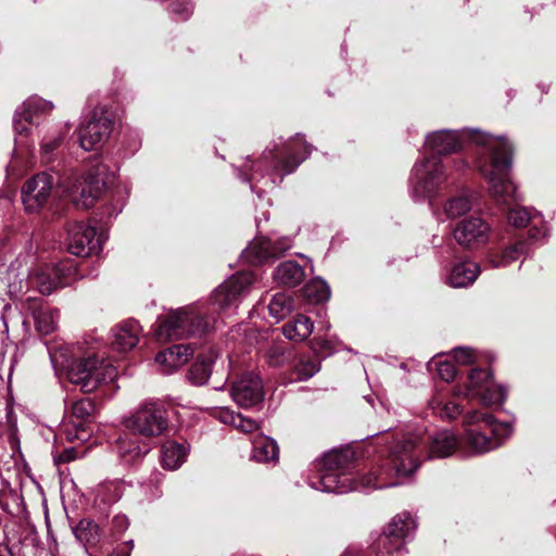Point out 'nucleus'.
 I'll list each match as a JSON object with an SVG mask.
<instances>
[{
    "instance_id": "nucleus-7",
    "label": "nucleus",
    "mask_w": 556,
    "mask_h": 556,
    "mask_svg": "<svg viewBox=\"0 0 556 556\" xmlns=\"http://www.w3.org/2000/svg\"><path fill=\"white\" fill-rule=\"evenodd\" d=\"M115 369L96 356L81 358L70 367L67 377L85 393L93 392L108 378L113 379Z\"/></svg>"
},
{
    "instance_id": "nucleus-42",
    "label": "nucleus",
    "mask_w": 556,
    "mask_h": 556,
    "mask_svg": "<svg viewBox=\"0 0 556 556\" xmlns=\"http://www.w3.org/2000/svg\"><path fill=\"white\" fill-rule=\"evenodd\" d=\"M98 497H101V501L110 504L119 500L121 497V488L116 482H108L99 485L97 490Z\"/></svg>"
},
{
    "instance_id": "nucleus-36",
    "label": "nucleus",
    "mask_w": 556,
    "mask_h": 556,
    "mask_svg": "<svg viewBox=\"0 0 556 556\" xmlns=\"http://www.w3.org/2000/svg\"><path fill=\"white\" fill-rule=\"evenodd\" d=\"M429 406L435 415L444 420H453L462 413L460 407L456 403L452 401L444 402L440 396L431 399Z\"/></svg>"
},
{
    "instance_id": "nucleus-9",
    "label": "nucleus",
    "mask_w": 556,
    "mask_h": 556,
    "mask_svg": "<svg viewBox=\"0 0 556 556\" xmlns=\"http://www.w3.org/2000/svg\"><path fill=\"white\" fill-rule=\"evenodd\" d=\"M468 399H479L483 405L501 404L506 399L505 390L495 386L490 371L475 368L468 374V381L464 391H459Z\"/></svg>"
},
{
    "instance_id": "nucleus-40",
    "label": "nucleus",
    "mask_w": 556,
    "mask_h": 556,
    "mask_svg": "<svg viewBox=\"0 0 556 556\" xmlns=\"http://www.w3.org/2000/svg\"><path fill=\"white\" fill-rule=\"evenodd\" d=\"M320 369L319 363L309 357L300 358L293 369L294 379L307 380Z\"/></svg>"
},
{
    "instance_id": "nucleus-38",
    "label": "nucleus",
    "mask_w": 556,
    "mask_h": 556,
    "mask_svg": "<svg viewBox=\"0 0 556 556\" xmlns=\"http://www.w3.org/2000/svg\"><path fill=\"white\" fill-rule=\"evenodd\" d=\"M350 456L348 452L330 451L321 457L319 465L321 470L339 471L349 463Z\"/></svg>"
},
{
    "instance_id": "nucleus-48",
    "label": "nucleus",
    "mask_w": 556,
    "mask_h": 556,
    "mask_svg": "<svg viewBox=\"0 0 556 556\" xmlns=\"http://www.w3.org/2000/svg\"><path fill=\"white\" fill-rule=\"evenodd\" d=\"M292 247V240L288 237L277 239L273 241V251L275 252V257L283 254Z\"/></svg>"
},
{
    "instance_id": "nucleus-2",
    "label": "nucleus",
    "mask_w": 556,
    "mask_h": 556,
    "mask_svg": "<svg viewBox=\"0 0 556 556\" xmlns=\"http://www.w3.org/2000/svg\"><path fill=\"white\" fill-rule=\"evenodd\" d=\"M457 445L454 433L443 430L433 435L419 434L403 435L389 451L388 465L391 472L408 476L419 466L422 457H447L452 455Z\"/></svg>"
},
{
    "instance_id": "nucleus-31",
    "label": "nucleus",
    "mask_w": 556,
    "mask_h": 556,
    "mask_svg": "<svg viewBox=\"0 0 556 556\" xmlns=\"http://www.w3.org/2000/svg\"><path fill=\"white\" fill-rule=\"evenodd\" d=\"M295 141L300 142L303 147V155H298L294 152V143L289 142L283 151L286 155V160L280 161V167L286 174L292 173L300 163L311 153V147L302 140L301 136L298 134L295 136Z\"/></svg>"
},
{
    "instance_id": "nucleus-14",
    "label": "nucleus",
    "mask_w": 556,
    "mask_h": 556,
    "mask_svg": "<svg viewBox=\"0 0 556 556\" xmlns=\"http://www.w3.org/2000/svg\"><path fill=\"white\" fill-rule=\"evenodd\" d=\"M416 529V522L408 513L396 515L386 527L380 541L386 553H400Z\"/></svg>"
},
{
    "instance_id": "nucleus-23",
    "label": "nucleus",
    "mask_w": 556,
    "mask_h": 556,
    "mask_svg": "<svg viewBox=\"0 0 556 556\" xmlns=\"http://www.w3.org/2000/svg\"><path fill=\"white\" fill-rule=\"evenodd\" d=\"M305 277L304 267L295 261L281 262L274 274V279L278 285L289 288L299 286Z\"/></svg>"
},
{
    "instance_id": "nucleus-47",
    "label": "nucleus",
    "mask_w": 556,
    "mask_h": 556,
    "mask_svg": "<svg viewBox=\"0 0 556 556\" xmlns=\"http://www.w3.org/2000/svg\"><path fill=\"white\" fill-rule=\"evenodd\" d=\"M61 139L54 138L48 141H43L41 144V153L47 162L51 161L53 151L60 146Z\"/></svg>"
},
{
    "instance_id": "nucleus-22",
    "label": "nucleus",
    "mask_w": 556,
    "mask_h": 556,
    "mask_svg": "<svg viewBox=\"0 0 556 556\" xmlns=\"http://www.w3.org/2000/svg\"><path fill=\"white\" fill-rule=\"evenodd\" d=\"M217 357L218 354L214 349L200 354L188 371L189 381L195 386L206 383L212 372V366Z\"/></svg>"
},
{
    "instance_id": "nucleus-24",
    "label": "nucleus",
    "mask_w": 556,
    "mask_h": 556,
    "mask_svg": "<svg viewBox=\"0 0 556 556\" xmlns=\"http://www.w3.org/2000/svg\"><path fill=\"white\" fill-rule=\"evenodd\" d=\"M480 267L477 263L465 261L455 264L448 276L447 282L454 288H465L471 285L478 277Z\"/></svg>"
},
{
    "instance_id": "nucleus-34",
    "label": "nucleus",
    "mask_w": 556,
    "mask_h": 556,
    "mask_svg": "<svg viewBox=\"0 0 556 556\" xmlns=\"http://www.w3.org/2000/svg\"><path fill=\"white\" fill-rule=\"evenodd\" d=\"M303 293L311 303H321L329 300L330 288L321 278H314L305 285Z\"/></svg>"
},
{
    "instance_id": "nucleus-17",
    "label": "nucleus",
    "mask_w": 556,
    "mask_h": 556,
    "mask_svg": "<svg viewBox=\"0 0 556 556\" xmlns=\"http://www.w3.org/2000/svg\"><path fill=\"white\" fill-rule=\"evenodd\" d=\"M490 226L480 217H469L457 224L453 235L457 243L464 248H472L486 242Z\"/></svg>"
},
{
    "instance_id": "nucleus-15",
    "label": "nucleus",
    "mask_w": 556,
    "mask_h": 556,
    "mask_svg": "<svg viewBox=\"0 0 556 556\" xmlns=\"http://www.w3.org/2000/svg\"><path fill=\"white\" fill-rule=\"evenodd\" d=\"M55 178L49 173H39L28 179L22 188V201L26 211L35 212L49 200Z\"/></svg>"
},
{
    "instance_id": "nucleus-29",
    "label": "nucleus",
    "mask_w": 556,
    "mask_h": 556,
    "mask_svg": "<svg viewBox=\"0 0 556 556\" xmlns=\"http://www.w3.org/2000/svg\"><path fill=\"white\" fill-rule=\"evenodd\" d=\"M529 253V243L527 241H518L517 243L505 249L502 254L492 255L489 264L493 268L506 267L517 261L521 255Z\"/></svg>"
},
{
    "instance_id": "nucleus-1",
    "label": "nucleus",
    "mask_w": 556,
    "mask_h": 556,
    "mask_svg": "<svg viewBox=\"0 0 556 556\" xmlns=\"http://www.w3.org/2000/svg\"><path fill=\"white\" fill-rule=\"evenodd\" d=\"M465 140L476 141L490 151L489 160L480 165V172L488 180L489 192L497 204L511 206L522 198L510 180L513 147L504 137L481 134L476 129L462 131L438 130L428 135L426 144L435 154H450L458 151Z\"/></svg>"
},
{
    "instance_id": "nucleus-26",
    "label": "nucleus",
    "mask_w": 556,
    "mask_h": 556,
    "mask_svg": "<svg viewBox=\"0 0 556 556\" xmlns=\"http://www.w3.org/2000/svg\"><path fill=\"white\" fill-rule=\"evenodd\" d=\"M161 452L162 466L165 469L176 470L185 463L189 448L182 443L168 441L163 444Z\"/></svg>"
},
{
    "instance_id": "nucleus-41",
    "label": "nucleus",
    "mask_w": 556,
    "mask_h": 556,
    "mask_svg": "<svg viewBox=\"0 0 556 556\" xmlns=\"http://www.w3.org/2000/svg\"><path fill=\"white\" fill-rule=\"evenodd\" d=\"M116 445L119 456L126 462L135 460L142 455L140 446L126 438L117 439Z\"/></svg>"
},
{
    "instance_id": "nucleus-44",
    "label": "nucleus",
    "mask_w": 556,
    "mask_h": 556,
    "mask_svg": "<svg viewBox=\"0 0 556 556\" xmlns=\"http://www.w3.org/2000/svg\"><path fill=\"white\" fill-rule=\"evenodd\" d=\"M435 367L439 377L446 382L452 381L456 376V367L450 361H438Z\"/></svg>"
},
{
    "instance_id": "nucleus-4",
    "label": "nucleus",
    "mask_w": 556,
    "mask_h": 556,
    "mask_svg": "<svg viewBox=\"0 0 556 556\" xmlns=\"http://www.w3.org/2000/svg\"><path fill=\"white\" fill-rule=\"evenodd\" d=\"M392 472L387 462L379 471L363 476L357 481L350 472L323 470L318 480L312 481L311 485L321 492L343 494L351 491H368L370 489H386L397 485L396 481L390 480Z\"/></svg>"
},
{
    "instance_id": "nucleus-51",
    "label": "nucleus",
    "mask_w": 556,
    "mask_h": 556,
    "mask_svg": "<svg viewBox=\"0 0 556 556\" xmlns=\"http://www.w3.org/2000/svg\"><path fill=\"white\" fill-rule=\"evenodd\" d=\"M73 451H66L63 456H61V459L64 462H67L72 458Z\"/></svg>"
},
{
    "instance_id": "nucleus-11",
    "label": "nucleus",
    "mask_w": 556,
    "mask_h": 556,
    "mask_svg": "<svg viewBox=\"0 0 556 556\" xmlns=\"http://www.w3.org/2000/svg\"><path fill=\"white\" fill-rule=\"evenodd\" d=\"M254 277L250 271L238 273L219 285L212 293L211 302L216 311L236 307L249 292Z\"/></svg>"
},
{
    "instance_id": "nucleus-13",
    "label": "nucleus",
    "mask_w": 556,
    "mask_h": 556,
    "mask_svg": "<svg viewBox=\"0 0 556 556\" xmlns=\"http://www.w3.org/2000/svg\"><path fill=\"white\" fill-rule=\"evenodd\" d=\"M264 386L261 377L252 371L244 372L236 378L230 388L233 402L242 407L250 408L264 400Z\"/></svg>"
},
{
    "instance_id": "nucleus-6",
    "label": "nucleus",
    "mask_w": 556,
    "mask_h": 556,
    "mask_svg": "<svg viewBox=\"0 0 556 556\" xmlns=\"http://www.w3.org/2000/svg\"><path fill=\"white\" fill-rule=\"evenodd\" d=\"M123 425L135 434L146 438L159 437L168 427L165 406L159 400H146L123 419Z\"/></svg>"
},
{
    "instance_id": "nucleus-18",
    "label": "nucleus",
    "mask_w": 556,
    "mask_h": 556,
    "mask_svg": "<svg viewBox=\"0 0 556 556\" xmlns=\"http://www.w3.org/2000/svg\"><path fill=\"white\" fill-rule=\"evenodd\" d=\"M74 273L75 268L72 263L62 262L56 266L40 270L34 279L42 294H50L53 290L67 286Z\"/></svg>"
},
{
    "instance_id": "nucleus-16",
    "label": "nucleus",
    "mask_w": 556,
    "mask_h": 556,
    "mask_svg": "<svg viewBox=\"0 0 556 556\" xmlns=\"http://www.w3.org/2000/svg\"><path fill=\"white\" fill-rule=\"evenodd\" d=\"M68 251L77 256L87 257L101 251V239L97 237L93 226L85 223H76L68 229Z\"/></svg>"
},
{
    "instance_id": "nucleus-37",
    "label": "nucleus",
    "mask_w": 556,
    "mask_h": 556,
    "mask_svg": "<svg viewBox=\"0 0 556 556\" xmlns=\"http://www.w3.org/2000/svg\"><path fill=\"white\" fill-rule=\"evenodd\" d=\"M472 208V200L468 194H460L450 199L444 205V212L448 218H457Z\"/></svg>"
},
{
    "instance_id": "nucleus-46",
    "label": "nucleus",
    "mask_w": 556,
    "mask_h": 556,
    "mask_svg": "<svg viewBox=\"0 0 556 556\" xmlns=\"http://www.w3.org/2000/svg\"><path fill=\"white\" fill-rule=\"evenodd\" d=\"M172 11L182 20H187L193 12V5L189 1H177L172 4Z\"/></svg>"
},
{
    "instance_id": "nucleus-50",
    "label": "nucleus",
    "mask_w": 556,
    "mask_h": 556,
    "mask_svg": "<svg viewBox=\"0 0 556 556\" xmlns=\"http://www.w3.org/2000/svg\"><path fill=\"white\" fill-rule=\"evenodd\" d=\"M548 229L546 225H542L540 228L533 227L530 229L529 237L533 241H538L542 238H545L547 236Z\"/></svg>"
},
{
    "instance_id": "nucleus-30",
    "label": "nucleus",
    "mask_w": 556,
    "mask_h": 556,
    "mask_svg": "<svg viewBox=\"0 0 556 556\" xmlns=\"http://www.w3.org/2000/svg\"><path fill=\"white\" fill-rule=\"evenodd\" d=\"M35 327L41 334H50L56 328L58 312L48 305H40L33 312Z\"/></svg>"
},
{
    "instance_id": "nucleus-43",
    "label": "nucleus",
    "mask_w": 556,
    "mask_h": 556,
    "mask_svg": "<svg viewBox=\"0 0 556 556\" xmlns=\"http://www.w3.org/2000/svg\"><path fill=\"white\" fill-rule=\"evenodd\" d=\"M507 218L511 226L521 228L528 225L531 214L526 207L515 206L509 208Z\"/></svg>"
},
{
    "instance_id": "nucleus-52",
    "label": "nucleus",
    "mask_w": 556,
    "mask_h": 556,
    "mask_svg": "<svg viewBox=\"0 0 556 556\" xmlns=\"http://www.w3.org/2000/svg\"><path fill=\"white\" fill-rule=\"evenodd\" d=\"M321 329H324L325 331H328V330L330 329V324H329V323H325V324L323 325V328H321Z\"/></svg>"
},
{
    "instance_id": "nucleus-27",
    "label": "nucleus",
    "mask_w": 556,
    "mask_h": 556,
    "mask_svg": "<svg viewBox=\"0 0 556 556\" xmlns=\"http://www.w3.org/2000/svg\"><path fill=\"white\" fill-rule=\"evenodd\" d=\"M282 330L287 339L295 342H302L312 334L314 324L309 317L299 314L291 321L287 323Z\"/></svg>"
},
{
    "instance_id": "nucleus-25",
    "label": "nucleus",
    "mask_w": 556,
    "mask_h": 556,
    "mask_svg": "<svg viewBox=\"0 0 556 556\" xmlns=\"http://www.w3.org/2000/svg\"><path fill=\"white\" fill-rule=\"evenodd\" d=\"M244 261L257 265L270 257H275L273 240L269 238H256L242 252Z\"/></svg>"
},
{
    "instance_id": "nucleus-21",
    "label": "nucleus",
    "mask_w": 556,
    "mask_h": 556,
    "mask_svg": "<svg viewBox=\"0 0 556 556\" xmlns=\"http://www.w3.org/2000/svg\"><path fill=\"white\" fill-rule=\"evenodd\" d=\"M139 332L140 327L137 321H124L112 330V345L121 352L129 351L137 345Z\"/></svg>"
},
{
    "instance_id": "nucleus-10",
    "label": "nucleus",
    "mask_w": 556,
    "mask_h": 556,
    "mask_svg": "<svg viewBox=\"0 0 556 556\" xmlns=\"http://www.w3.org/2000/svg\"><path fill=\"white\" fill-rule=\"evenodd\" d=\"M105 167L97 165L86 176L76 178L67 188L72 201L84 208H89L101 197L105 179L103 178Z\"/></svg>"
},
{
    "instance_id": "nucleus-8",
    "label": "nucleus",
    "mask_w": 556,
    "mask_h": 556,
    "mask_svg": "<svg viewBox=\"0 0 556 556\" xmlns=\"http://www.w3.org/2000/svg\"><path fill=\"white\" fill-rule=\"evenodd\" d=\"M446 175L441 160L437 155L424 159L415 164L410 177L413 197H430L445 181Z\"/></svg>"
},
{
    "instance_id": "nucleus-19",
    "label": "nucleus",
    "mask_w": 556,
    "mask_h": 556,
    "mask_svg": "<svg viewBox=\"0 0 556 556\" xmlns=\"http://www.w3.org/2000/svg\"><path fill=\"white\" fill-rule=\"evenodd\" d=\"M193 351L188 344H176L155 356V362L160 366V370L164 375H169L176 369L184 366Z\"/></svg>"
},
{
    "instance_id": "nucleus-3",
    "label": "nucleus",
    "mask_w": 556,
    "mask_h": 556,
    "mask_svg": "<svg viewBox=\"0 0 556 556\" xmlns=\"http://www.w3.org/2000/svg\"><path fill=\"white\" fill-rule=\"evenodd\" d=\"M215 318L198 305L170 311L159 318L155 337L161 342L188 337H202L214 325Z\"/></svg>"
},
{
    "instance_id": "nucleus-5",
    "label": "nucleus",
    "mask_w": 556,
    "mask_h": 556,
    "mask_svg": "<svg viewBox=\"0 0 556 556\" xmlns=\"http://www.w3.org/2000/svg\"><path fill=\"white\" fill-rule=\"evenodd\" d=\"M464 424L467 445L473 454H482L498 447L510 437L513 429L508 424L495 421L492 415L472 410L465 415Z\"/></svg>"
},
{
    "instance_id": "nucleus-39",
    "label": "nucleus",
    "mask_w": 556,
    "mask_h": 556,
    "mask_svg": "<svg viewBox=\"0 0 556 556\" xmlns=\"http://www.w3.org/2000/svg\"><path fill=\"white\" fill-rule=\"evenodd\" d=\"M74 534L83 543H93L99 538V527L92 520L83 519L75 527Z\"/></svg>"
},
{
    "instance_id": "nucleus-45",
    "label": "nucleus",
    "mask_w": 556,
    "mask_h": 556,
    "mask_svg": "<svg viewBox=\"0 0 556 556\" xmlns=\"http://www.w3.org/2000/svg\"><path fill=\"white\" fill-rule=\"evenodd\" d=\"M454 359L460 365H469L475 362L476 355L469 348H456L454 350Z\"/></svg>"
},
{
    "instance_id": "nucleus-20",
    "label": "nucleus",
    "mask_w": 556,
    "mask_h": 556,
    "mask_svg": "<svg viewBox=\"0 0 556 556\" xmlns=\"http://www.w3.org/2000/svg\"><path fill=\"white\" fill-rule=\"evenodd\" d=\"M52 109L53 104L43 99H28L26 102H24V110L17 111L14 116L13 125L15 132L18 135L20 138L26 136L31 124V115L36 113L49 112Z\"/></svg>"
},
{
    "instance_id": "nucleus-35",
    "label": "nucleus",
    "mask_w": 556,
    "mask_h": 556,
    "mask_svg": "<svg viewBox=\"0 0 556 556\" xmlns=\"http://www.w3.org/2000/svg\"><path fill=\"white\" fill-rule=\"evenodd\" d=\"M293 308V300L287 293L280 292L275 294L269 304L268 311L277 321L287 317Z\"/></svg>"
},
{
    "instance_id": "nucleus-32",
    "label": "nucleus",
    "mask_w": 556,
    "mask_h": 556,
    "mask_svg": "<svg viewBox=\"0 0 556 556\" xmlns=\"http://www.w3.org/2000/svg\"><path fill=\"white\" fill-rule=\"evenodd\" d=\"M94 404L90 399L84 397L72 403L68 417L75 427L91 420L94 413Z\"/></svg>"
},
{
    "instance_id": "nucleus-28",
    "label": "nucleus",
    "mask_w": 556,
    "mask_h": 556,
    "mask_svg": "<svg viewBox=\"0 0 556 556\" xmlns=\"http://www.w3.org/2000/svg\"><path fill=\"white\" fill-rule=\"evenodd\" d=\"M278 455L279 448L273 439L260 435L253 441L252 458L256 462H275L278 459Z\"/></svg>"
},
{
    "instance_id": "nucleus-54",
    "label": "nucleus",
    "mask_w": 556,
    "mask_h": 556,
    "mask_svg": "<svg viewBox=\"0 0 556 556\" xmlns=\"http://www.w3.org/2000/svg\"><path fill=\"white\" fill-rule=\"evenodd\" d=\"M245 180H247V181H249V182H251L252 178L247 177V178H245Z\"/></svg>"
},
{
    "instance_id": "nucleus-53",
    "label": "nucleus",
    "mask_w": 556,
    "mask_h": 556,
    "mask_svg": "<svg viewBox=\"0 0 556 556\" xmlns=\"http://www.w3.org/2000/svg\"><path fill=\"white\" fill-rule=\"evenodd\" d=\"M0 556H12V555H11V553H9V552H8V553H5V554H1V553H0Z\"/></svg>"
},
{
    "instance_id": "nucleus-33",
    "label": "nucleus",
    "mask_w": 556,
    "mask_h": 556,
    "mask_svg": "<svg viewBox=\"0 0 556 556\" xmlns=\"http://www.w3.org/2000/svg\"><path fill=\"white\" fill-rule=\"evenodd\" d=\"M217 416L223 424L231 425L242 432H252L258 427L254 419L247 418L229 408H222Z\"/></svg>"
},
{
    "instance_id": "nucleus-12",
    "label": "nucleus",
    "mask_w": 556,
    "mask_h": 556,
    "mask_svg": "<svg viewBox=\"0 0 556 556\" xmlns=\"http://www.w3.org/2000/svg\"><path fill=\"white\" fill-rule=\"evenodd\" d=\"M113 122L102 109L94 110L90 119L78 130L80 147L86 151L98 149L112 132Z\"/></svg>"
},
{
    "instance_id": "nucleus-49",
    "label": "nucleus",
    "mask_w": 556,
    "mask_h": 556,
    "mask_svg": "<svg viewBox=\"0 0 556 556\" xmlns=\"http://www.w3.org/2000/svg\"><path fill=\"white\" fill-rule=\"evenodd\" d=\"M134 548V542L130 540L126 542L123 546H118L115 548L109 556H130V553Z\"/></svg>"
}]
</instances>
